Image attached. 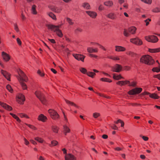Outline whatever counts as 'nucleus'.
<instances>
[{
    "instance_id": "37998d69",
    "label": "nucleus",
    "mask_w": 160,
    "mask_h": 160,
    "mask_svg": "<svg viewBox=\"0 0 160 160\" xmlns=\"http://www.w3.org/2000/svg\"><path fill=\"white\" fill-rule=\"evenodd\" d=\"M128 84L129 86L134 87L136 86V83L134 81L130 82L129 81V82L128 83Z\"/></svg>"
},
{
    "instance_id": "f257e3e1",
    "label": "nucleus",
    "mask_w": 160,
    "mask_h": 160,
    "mask_svg": "<svg viewBox=\"0 0 160 160\" xmlns=\"http://www.w3.org/2000/svg\"><path fill=\"white\" fill-rule=\"evenodd\" d=\"M17 71L19 76H17V77L19 81L22 89L24 90L26 89L27 88L26 85L23 82H26L28 81L27 77L24 72L20 69H18Z\"/></svg>"
},
{
    "instance_id": "bf43d9fd",
    "label": "nucleus",
    "mask_w": 160,
    "mask_h": 160,
    "mask_svg": "<svg viewBox=\"0 0 160 160\" xmlns=\"http://www.w3.org/2000/svg\"><path fill=\"white\" fill-rule=\"evenodd\" d=\"M104 9V7L102 4H100L98 7V10L99 11H102Z\"/></svg>"
},
{
    "instance_id": "5701e85b",
    "label": "nucleus",
    "mask_w": 160,
    "mask_h": 160,
    "mask_svg": "<svg viewBox=\"0 0 160 160\" xmlns=\"http://www.w3.org/2000/svg\"><path fill=\"white\" fill-rule=\"evenodd\" d=\"M104 4L106 6L111 7L113 6V3L112 1L108 0L105 2H104Z\"/></svg>"
},
{
    "instance_id": "9b49d317",
    "label": "nucleus",
    "mask_w": 160,
    "mask_h": 160,
    "mask_svg": "<svg viewBox=\"0 0 160 160\" xmlns=\"http://www.w3.org/2000/svg\"><path fill=\"white\" fill-rule=\"evenodd\" d=\"M122 68V66L118 64H116L112 68V71L116 72H119Z\"/></svg>"
},
{
    "instance_id": "3c124183",
    "label": "nucleus",
    "mask_w": 160,
    "mask_h": 160,
    "mask_svg": "<svg viewBox=\"0 0 160 160\" xmlns=\"http://www.w3.org/2000/svg\"><path fill=\"white\" fill-rule=\"evenodd\" d=\"M37 73L40 76L42 77H43L45 75L44 73L43 72H41L39 70H38Z\"/></svg>"
},
{
    "instance_id": "20e7f679",
    "label": "nucleus",
    "mask_w": 160,
    "mask_h": 160,
    "mask_svg": "<svg viewBox=\"0 0 160 160\" xmlns=\"http://www.w3.org/2000/svg\"><path fill=\"white\" fill-rule=\"evenodd\" d=\"M35 94L36 97L40 100L43 104H45L47 103V100L44 95L39 90H37L35 92Z\"/></svg>"
},
{
    "instance_id": "423d86ee",
    "label": "nucleus",
    "mask_w": 160,
    "mask_h": 160,
    "mask_svg": "<svg viewBox=\"0 0 160 160\" xmlns=\"http://www.w3.org/2000/svg\"><path fill=\"white\" fill-rule=\"evenodd\" d=\"M145 39L148 42L152 43L157 42L158 40V37L154 35H149L145 37Z\"/></svg>"
},
{
    "instance_id": "ddd939ff",
    "label": "nucleus",
    "mask_w": 160,
    "mask_h": 160,
    "mask_svg": "<svg viewBox=\"0 0 160 160\" xmlns=\"http://www.w3.org/2000/svg\"><path fill=\"white\" fill-rule=\"evenodd\" d=\"M86 12L88 16L92 18H95L97 16V13L94 11H86Z\"/></svg>"
},
{
    "instance_id": "f8f14e48",
    "label": "nucleus",
    "mask_w": 160,
    "mask_h": 160,
    "mask_svg": "<svg viewBox=\"0 0 160 160\" xmlns=\"http://www.w3.org/2000/svg\"><path fill=\"white\" fill-rule=\"evenodd\" d=\"M65 160H76V158L71 153L66 154L65 156Z\"/></svg>"
},
{
    "instance_id": "7ed1b4c3",
    "label": "nucleus",
    "mask_w": 160,
    "mask_h": 160,
    "mask_svg": "<svg viewBox=\"0 0 160 160\" xmlns=\"http://www.w3.org/2000/svg\"><path fill=\"white\" fill-rule=\"evenodd\" d=\"M48 29L53 31L60 38H62L63 36L61 31L59 29L60 26H56L52 24H48L47 25Z\"/></svg>"
},
{
    "instance_id": "aec40b11",
    "label": "nucleus",
    "mask_w": 160,
    "mask_h": 160,
    "mask_svg": "<svg viewBox=\"0 0 160 160\" xmlns=\"http://www.w3.org/2000/svg\"><path fill=\"white\" fill-rule=\"evenodd\" d=\"M126 50V48L123 47L116 46H115V51L117 52H123Z\"/></svg>"
},
{
    "instance_id": "4d7b16f0",
    "label": "nucleus",
    "mask_w": 160,
    "mask_h": 160,
    "mask_svg": "<svg viewBox=\"0 0 160 160\" xmlns=\"http://www.w3.org/2000/svg\"><path fill=\"white\" fill-rule=\"evenodd\" d=\"M17 43L19 45L21 46L22 45V42L21 41L20 39L19 38H18L17 39Z\"/></svg>"
},
{
    "instance_id": "e2e57ef3",
    "label": "nucleus",
    "mask_w": 160,
    "mask_h": 160,
    "mask_svg": "<svg viewBox=\"0 0 160 160\" xmlns=\"http://www.w3.org/2000/svg\"><path fill=\"white\" fill-rule=\"evenodd\" d=\"M21 18H22V19L23 20H25L26 19V17L24 15L23 13L22 12L21 13Z\"/></svg>"
},
{
    "instance_id": "1a4fd4ad",
    "label": "nucleus",
    "mask_w": 160,
    "mask_h": 160,
    "mask_svg": "<svg viewBox=\"0 0 160 160\" xmlns=\"http://www.w3.org/2000/svg\"><path fill=\"white\" fill-rule=\"evenodd\" d=\"M141 88H136L129 91L128 93L130 95H133L140 93L142 91Z\"/></svg>"
},
{
    "instance_id": "4468645a",
    "label": "nucleus",
    "mask_w": 160,
    "mask_h": 160,
    "mask_svg": "<svg viewBox=\"0 0 160 160\" xmlns=\"http://www.w3.org/2000/svg\"><path fill=\"white\" fill-rule=\"evenodd\" d=\"M2 56L4 60L6 62L8 61L10 59V56L4 52H2Z\"/></svg>"
},
{
    "instance_id": "4be33fe9",
    "label": "nucleus",
    "mask_w": 160,
    "mask_h": 160,
    "mask_svg": "<svg viewBox=\"0 0 160 160\" xmlns=\"http://www.w3.org/2000/svg\"><path fill=\"white\" fill-rule=\"evenodd\" d=\"M87 51L89 53H94L98 52V49L97 48H92L88 47L87 48Z\"/></svg>"
},
{
    "instance_id": "5fc2aeb1",
    "label": "nucleus",
    "mask_w": 160,
    "mask_h": 160,
    "mask_svg": "<svg viewBox=\"0 0 160 160\" xmlns=\"http://www.w3.org/2000/svg\"><path fill=\"white\" fill-rule=\"evenodd\" d=\"M126 53L127 54L129 55V56L132 57L135 54L133 52L131 51L128 52H127Z\"/></svg>"
},
{
    "instance_id": "a18cd8bd",
    "label": "nucleus",
    "mask_w": 160,
    "mask_h": 160,
    "mask_svg": "<svg viewBox=\"0 0 160 160\" xmlns=\"http://www.w3.org/2000/svg\"><path fill=\"white\" fill-rule=\"evenodd\" d=\"M153 12L158 13L160 12V8L156 7L153 9L152 10Z\"/></svg>"
},
{
    "instance_id": "2f4dec72",
    "label": "nucleus",
    "mask_w": 160,
    "mask_h": 160,
    "mask_svg": "<svg viewBox=\"0 0 160 160\" xmlns=\"http://www.w3.org/2000/svg\"><path fill=\"white\" fill-rule=\"evenodd\" d=\"M113 78L114 79L118 80L120 79L121 78H123L120 75H117L115 74H113Z\"/></svg>"
},
{
    "instance_id": "58836bf2",
    "label": "nucleus",
    "mask_w": 160,
    "mask_h": 160,
    "mask_svg": "<svg viewBox=\"0 0 160 160\" xmlns=\"http://www.w3.org/2000/svg\"><path fill=\"white\" fill-rule=\"evenodd\" d=\"M100 116V113L98 112H94L92 114V116L93 117L95 118H97L98 117H99Z\"/></svg>"
},
{
    "instance_id": "b1692460",
    "label": "nucleus",
    "mask_w": 160,
    "mask_h": 160,
    "mask_svg": "<svg viewBox=\"0 0 160 160\" xmlns=\"http://www.w3.org/2000/svg\"><path fill=\"white\" fill-rule=\"evenodd\" d=\"M136 28L134 27H132L129 28L128 29V31L129 33L132 34H134L136 30Z\"/></svg>"
},
{
    "instance_id": "680f3d73",
    "label": "nucleus",
    "mask_w": 160,
    "mask_h": 160,
    "mask_svg": "<svg viewBox=\"0 0 160 160\" xmlns=\"http://www.w3.org/2000/svg\"><path fill=\"white\" fill-rule=\"evenodd\" d=\"M24 143L26 145H28L29 144V142L25 138H24Z\"/></svg>"
},
{
    "instance_id": "338daca9",
    "label": "nucleus",
    "mask_w": 160,
    "mask_h": 160,
    "mask_svg": "<svg viewBox=\"0 0 160 160\" xmlns=\"http://www.w3.org/2000/svg\"><path fill=\"white\" fill-rule=\"evenodd\" d=\"M111 127L114 130H117L118 129V128L115 125H113Z\"/></svg>"
},
{
    "instance_id": "a878e982",
    "label": "nucleus",
    "mask_w": 160,
    "mask_h": 160,
    "mask_svg": "<svg viewBox=\"0 0 160 160\" xmlns=\"http://www.w3.org/2000/svg\"><path fill=\"white\" fill-rule=\"evenodd\" d=\"M129 82V81H120L118 82H117V84L120 85H124L126 84H128Z\"/></svg>"
},
{
    "instance_id": "69168bd1",
    "label": "nucleus",
    "mask_w": 160,
    "mask_h": 160,
    "mask_svg": "<svg viewBox=\"0 0 160 160\" xmlns=\"http://www.w3.org/2000/svg\"><path fill=\"white\" fill-rule=\"evenodd\" d=\"M48 40L52 43H55L56 42L54 39H48Z\"/></svg>"
},
{
    "instance_id": "f3484780",
    "label": "nucleus",
    "mask_w": 160,
    "mask_h": 160,
    "mask_svg": "<svg viewBox=\"0 0 160 160\" xmlns=\"http://www.w3.org/2000/svg\"><path fill=\"white\" fill-rule=\"evenodd\" d=\"M51 9L53 11L57 13H59L62 10V7H58L56 6H53L51 8Z\"/></svg>"
},
{
    "instance_id": "393cba45",
    "label": "nucleus",
    "mask_w": 160,
    "mask_h": 160,
    "mask_svg": "<svg viewBox=\"0 0 160 160\" xmlns=\"http://www.w3.org/2000/svg\"><path fill=\"white\" fill-rule=\"evenodd\" d=\"M82 6L84 8L87 9H90L91 8L90 5L88 2H85L83 3Z\"/></svg>"
},
{
    "instance_id": "39448f33",
    "label": "nucleus",
    "mask_w": 160,
    "mask_h": 160,
    "mask_svg": "<svg viewBox=\"0 0 160 160\" xmlns=\"http://www.w3.org/2000/svg\"><path fill=\"white\" fill-rule=\"evenodd\" d=\"M48 112L50 114L51 117L54 120H57L60 118V116L58 113L54 110L49 109Z\"/></svg>"
},
{
    "instance_id": "052dcab7",
    "label": "nucleus",
    "mask_w": 160,
    "mask_h": 160,
    "mask_svg": "<svg viewBox=\"0 0 160 160\" xmlns=\"http://www.w3.org/2000/svg\"><path fill=\"white\" fill-rule=\"evenodd\" d=\"M62 113L63 114L64 120L65 121H66L67 122H68V119L67 118L66 115L65 114L64 112H62Z\"/></svg>"
},
{
    "instance_id": "a211bd4d",
    "label": "nucleus",
    "mask_w": 160,
    "mask_h": 160,
    "mask_svg": "<svg viewBox=\"0 0 160 160\" xmlns=\"http://www.w3.org/2000/svg\"><path fill=\"white\" fill-rule=\"evenodd\" d=\"M107 18L112 20H115L117 18L116 14L112 12H110L106 15Z\"/></svg>"
},
{
    "instance_id": "9d476101",
    "label": "nucleus",
    "mask_w": 160,
    "mask_h": 160,
    "mask_svg": "<svg viewBox=\"0 0 160 160\" xmlns=\"http://www.w3.org/2000/svg\"><path fill=\"white\" fill-rule=\"evenodd\" d=\"M72 55L77 60L84 62L85 56L82 54H73Z\"/></svg>"
},
{
    "instance_id": "ea45409f",
    "label": "nucleus",
    "mask_w": 160,
    "mask_h": 160,
    "mask_svg": "<svg viewBox=\"0 0 160 160\" xmlns=\"http://www.w3.org/2000/svg\"><path fill=\"white\" fill-rule=\"evenodd\" d=\"M67 22L70 25H72L74 24V22L70 18H66Z\"/></svg>"
},
{
    "instance_id": "c03bdc74",
    "label": "nucleus",
    "mask_w": 160,
    "mask_h": 160,
    "mask_svg": "<svg viewBox=\"0 0 160 160\" xmlns=\"http://www.w3.org/2000/svg\"><path fill=\"white\" fill-rule=\"evenodd\" d=\"M82 29L80 28H76L74 30V32L76 33H78L79 32H82Z\"/></svg>"
},
{
    "instance_id": "603ef678",
    "label": "nucleus",
    "mask_w": 160,
    "mask_h": 160,
    "mask_svg": "<svg viewBox=\"0 0 160 160\" xmlns=\"http://www.w3.org/2000/svg\"><path fill=\"white\" fill-rule=\"evenodd\" d=\"M152 70L153 72H158L160 71V69L158 67L154 68L152 69Z\"/></svg>"
},
{
    "instance_id": "412c9836",
    "label": "nucleus",
    "mask_w": 160,
    "mask_h": 160,
    "mask_svg": "<svg viewBox=\"0 0 160 160\" xmlns=\"http://www.w3.org/2000/svg\"><path fill=\"white\" fill-rule=\"evenodd\" d=\"M63 132L65 135H66L67 133H69L70 132V129L66 124L64 125L63 126Z\"/></svg>"
},
{
    "instance_id": "2eb2a0df",
    "label": "nucleus",
    "mask_w": 160,
    "mask_h": 160,
    "mask_svg": "<svg viewBox=\"0 0 160 160\" xmlns=\"http://www.w3.org/2000/svg\"><path fill=\"white\" fill-rule=\"evenodd\" d=\"M1 73L8 81L10 80V74L7 71L3 70H1Z\"/></svg>"
},
{
    "instance_id": "e433bc0d",
    "label": "nucleus",
    "mask_w": 160,
    "mask_h": 160,
    "mask_svg": "<svg viewBox=\"0 0 160 160\" xmlns=\"http://www.w3.org/2000/svg\"><path fill=\"white\" fill-rule=\"evenodd\" d=\"M58 144V142L56 141L53 140L51 142V144L49 145V146L51 147L57 145Z\"/></svg>"
},
{
    "instance_id": "72a5a7b5",
    "label": "nucleus",
    "mask_w": 160,
    "mask_h": 160,
    "mask_svg": "<svg viewBox=\"0 0 160 160\" xmlns=\"http://www.w3.org/2000/svg\"><path fill=\"white\" fill-rule=\"evenodd\" d=\"M149 97L155 99H158L159 98V97L156 93H150Z\"/></svg>"
},
{
    "instance_id": "0eeeda50",
    "label": "nucleus",
    "mask_w": 160,
    "mask_h": 160,
    "mask_svg": "<svg viewBox=\"0 0 160 160\" xmlns=\"http://www.w3.org/2000/svg\"><path fill=\"white\" fill-rule=\"evenodd\" d=\"M25 100V96L21 93L18 94L17 96V101L18 103L20 104H23Z\"/></svg>"
},
{
    "instance_id": "bb28decb",
    "label": "nucleus",
    "mask_w": 160,
    "mask_h": 160,
    "mask_svg": "<svg viewBox=\"0 0 160 160\" xmlns=\"http://www.w3.org/2000/svg\"><path fill=\"white\" fill-rule=\"evenodd\" d=\"M148 51L151 53H156L160 52V48L155 49H149Z\"/></svg>"
},
{
    "instance_id": "774afa93",
    "label": "nucleus",
    "mask_w": 160,
    "mask_h": 160,
    "mask_svg": "<svg viewBox=\"0 0 160 160\" xmlns=\"http://www.w3.org/2000/svg\"><path fill=\"white\" fill-rule=\"evenodd\" d=\"M30 141L34 145H36L37 144L36 142L32 139H31Z\"/></svg>"
},
{
    "instance_id": "79ce46f5",
    "label": "nucleus",
    "mask_w": 160,
    "mask_h": 160,
    "mask_svg": "<svg viewBox=\"0 0 160 160\" xmlns=\"http://www.w3.org/2000/svg\"><path fill=\"white\" fill-rule=\"evenodd\" d=\"M6 88L10 92H12L13 91V89L12 88L11 86L9 85H7Z\"/></svg>"
},
{
    "instance_id": "a19ab883",
    "label": "nucleus",
    "mask_w": 160,
    "mask_h": 160,
    "mask_svg": "<svg viewBox=\"0 0 160 160\" xmlns=\"http://www.w3.org/2000/svg\"><path fill=\"white\" fill-rule=\"evenodd\" d=\"M80 72L83 74H87V70L84 68H81L79 69Z\"/></svg>"
},
{
    "instance_id": "864d4df0",
    "label": "nucleus",
    "mask_w": 160,
    "mask_h": 160,
    "mask_svg": "<svg viewBox=\"0 0 160 160\" xmlns=\"http://www.w3.org/2000/svg\"><path fill=\"white\" fill-rule=\"evenodd\" d=\"M141 1L143 2L148 4H150L152 2V0H141Z\"/></svg>"
},
{
    "instance_id": "c9c22d12",
    "label": "nucleus",
    "mask_w": 160,
    "mask_h": 160,
    "mask_svg": "<svg viewBox=\"0 0 160 160\" xmlns=\"http://www.w3.org/2000/svg\"><path fill=\"white\" fill-rule=\"evenodd\" d=\"M100 80L103 82H111L112 81L110 79L107 78H100Z\"/></svg>"
},
{
    "instance_id": "c756f323",
    "label": "nucleus",
    "mask_w": 160,
    "mask_h": 160,
    "mask_svg": "<svg viewBox=\"0 0 160 160\" xmlns=\"http://www.w3.org/2000/svg\"><path fill=\"white\" fill-rule=\"evenodd\" d=\"M36 5H33L31 9V12L32 13L34 14H37V12L36 10Z\"/></svg>"
},
{
    "instance_id": "dca6fc26",
    "label": "nucleus",
    "mask_w": 160,
    "mask_h": 160,
    "mask_svg": "<svg viewBox=\"0 0 160 160\" xmlns=\"http://www.w3.org/2000/svg\"><path fill=\"white\" fill-rule=\"evenodd\" d=\"M0 105L3 108L8 110H11L12 108L10 106L8 105L6 103L2 102L0 101Z\"/></svg>"
},
{
    "instance_id": "0e129e2a",
    "label": "nucleus",
    "mask_w": 160,
    "mask_h": 160,
    "mask_svg": "<svg viewBox=\"0 0 160 160\" xmlns=\"http://www.w3.org/2000/svg\"><path fill=\"white\" fill-rule=\"evenodd\" d=\"M124 69L127 71L129 70L130 69V67L128 66H126L124 68Z\"/></svg>"
},
{
    "instance_id": "6ab92c4d",
    "label": "nucleus",
    "mask_w": 160,
    "mask_h": 160,
    "mask_svg": "<svg viewBox=\"0 0 160 160\" xmlns=\"http://www.w3.org/2000/svg\"><path fill=\"white\" fill-rule=\"evenodd\" d=\"M38 119L42 122H45L47 119V118L43 114H40L38 117Z\"/></svg>"
},
{
    "instance_id": "7c9ffc66",
    "label": "nucleus",
    "mask_w": 160,
    "mask_h": 160,
    "mask_svg": "<svg viewBox=\"0 0 160 160\" xmlns=\"http://www.w3.org/2000/svg\"><path fill=\"white\" fill-rule=\"evenodd\" d=\"M86 74L88 76L92 78H93L96 75V73H95L91 72H87Z\"/></svg>"
},
{
    "instance_id": "cd10ccee",
    "label": "nucleus",
    "mask_w": 160,
    "mask_h": 160,
    "mask_svg": "<svg viewBox=\"0 0 160 160\" xmlns=\"http://www.w3.org/2000/svg\"><path fill=\"white\" fill-rule=\"evenodd\" d=\"M66 103L69 105L71 106H73L75 107L78 108V106H77L75 103L74 102H71L67 100H65Z\"/></svg>"
},
{
    "instance_id": "473e14b6",
    "label": "nucleus",
    "mask_w": 160,
    "mask_h": 160,
    "mask_svg": "<svg viewBox=\"0 0 160 160\" xmlns=\"http://www.w3.org/2000/svg\"><path fill=\"white\" fill-rule=\"evenodd\" d=\"M34 139L35 140L41 143H42L44 141V140L42 138L39 137H35Z\"/></svg>"
},
{
    "instance_id": "09e8293b",
    "label": "nucleus",
    "mask_w": 160,
    "mask_h": 160,
    "mask_svg": "<svg viewBox=\"0 0 160 160\" xmlns=\"http://www.w3.org/2000/svg\"><path fill=\"white\" fill-rule=\"evenodd\" d=\"M109 58L114 60H120L118 56H111Z\"/></svg>"
},
{
    "instance_id": "de8ad7c7",
    "label": "nucleus",
    "mask_w": 160,
    "mask_h": 160,
    "mask_svg": "<svg viewBox=\"0 0 160 160\" xmlns=\"http://www.w3.org/2000/svg\"><path fill=\"white\" fill-rule=\"evenodd\" d=\"M14 29L17 32H19V29L18 26L16 23H15L14 24Z\"/></svg>"
},
{
    "instance_id": "4c0bfd02",
    "label": "nucleus",
    "mask_w": 160,
    "mask_h": 160,
    "mask_svg": "<svg viewBox=\"0 0 160 160\" xmlns=\"http://www.w3.org/2000/svg\"><path fill=\"white\" fill-rule=\"evenodd\" d=\"M130 33L129 32L128 30V31L127 30L125 29H124V31L123 32V34L124 36L128 37L130 35Z\"/></svg>"
},
{
    "instance_id": "13d9d810",
    "label": "nucleus",
    "mask_w": 160,
    "mask_h": 160,
    "mask_svg": "<svg viewBox=\"0 0 160 160\" xmlns=\"http://www.w3.org/2000/svg\"><path fill=\"white\" fill-rule=\"evenodd\" d=\"M151 21V19L149 18H148L147 19H146L144 21L145 22H146V26H148L149 24V22Z\"/></svg>"
},
{
    "instance_id": "c85d7f7f",
    "label": "nucleus",
    "mask_w": 160,
    "mask_h": 160,
    "mask_svg": "<svg viewBox=\"0 0 160 160\" xmlns=\"http://www.w3.org/2000/svg\"><path fill=\"white\" fill-rule=\"evenodd\" d=\"M59 128L56 126H52V129L53 132L55 133H57L58 132Z\"/></svg>"
},
{
    "instance_id": "6e6d98bb",
    "label": "nucleus",
    "mask_w": 160,
    "mask_h": 160,
    "mask_svg": "<svg viewBox=\"0 0 160 160\" xmlns=\"http://www.w3.org/2000/svg\"><path fill=\"white\" fill-rule=\"evenodd\" d=\"M140 136L142 137L143 139L145 141H147L148 140V138L146 136H142V135H140Z\"/></svg>"
},
{
    "instance_id": "f704fd0d",
    "label": "nucleus",
    "mask_w": 160,
    "mask_h": 160,
    "mask_svg": "<svg viewBox=\"0 0 160 160\" xmlns=\"http://www.w3.org/2000/svg\"><path fill=\"white\" fill-rule=\"evenodd\" d=\"M48 15L53 20H56V16L52 12H50L48 13Z\"/></svg>"
},
{
    "instance_id": "49530a36",
    "label": "nucleus",
    "mask_w": 160,
    "mask_h": 160,
    "mask_svg": "<svg viewBox=\"0 0 160 160\" xmlns=\"http://www.w3.org/2000/svg\"><path fill=\"white\" fill-rule=\"evenodd\" d=\"M19 116L21 118H29L28 116H27V115L23 114V113H19Z\"/></svg>"
},
{
    "instance_id": "8fccbe9b",
    "label": "nucleus",
    "mask_w": 160,
    "mask_h": 160,
    "mask_svg": "<svg viewBox=\"0 0 160 160\" xmlns=\"http://www.w3.org/2000/svg\"><path fill=\"white\" fill-rule=\"evenodd\" d=\"M25 124H26V125H27V126H28L29 128H31L34 130H36L37 129V128L35 127L34 126H33L32 125L29 124H27V123H25Z\"/></svg>"
},
{
    "instance_id": "6e6552de",
    "label": "nucleus",
    "mask_w": 160,
    "mask_h": 160,
    "mask_svg": "<svg viewBox=\"0 0 160 160\" xmlns=\"http://www.w3.org/2000/svg\"><path fill=\"white\" fill-rule=\"evenodd\" d=\"M130 42L137 45H141L143 43L141 40L137 37L130 39Z\"/></svg>"
},
{
    "instance_id": "f03ea898",
    "label": "nucleus",
    "mask_w": 160,
    "mask_h": 160,
    "mask_svg": "<svg viewBox=\"0 0 160 160\" xmlns=\"http://www.w3.org/2000/svg\"><path fill=\"white\" fill-rule=\"evenodd\" d=\"M140 62L142 63L149 66L152 65L155 63V61L153 58L148 55L142 56L140 58Z\"/></svg>"
}]
</instances>
